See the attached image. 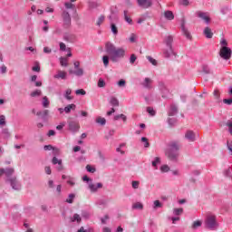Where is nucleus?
Masks as SVG:
<instances>
[{"instance_id": "14", "label": "nucleus", "mask_w": 232, "mask_h": 232, "mask_svg": "<svg viewBox=\"0 0 232 232\" xmlns=\"http://www.w3.org/2000/svg\"><path fill=\"white\" fill-rule=\"evenodd\" d=\"M71 222H77V224H81L82 218L79 214H74L72 218H70Z\"/></svg>"}, {"instance_id": "45", "label": "nucleus", "mask_w": 232, "mask_h": 232, "mask_svg": "<svg viewBox=\"0 0 232 232\" xmlns=\"http://www.w3.org/2000/svg\"><path fill=\"white\" fill-rule=\"evenodd\" d=\"M76 95H86V91H84L83 89H78L75 92Z\"/></svg>"}, {"instance_id": "30", "label": "nucleus", "mask_w": 232, "mask_h": 232, "mask_svg": "<svg viewBox=\"0 0 232 232\" xmlns=\"http://www.w3.org/2000/svg\"><path fill=\"white\" fill-rule=\"evenodd\" d=\"M75 198V195L74 194H70L68 198L66 199V202L68 204H73V199Z\"/></svg>"}, {"instance_id": "57", "label": "nucleus", "mask_w": 232, "mask_h": 232, "mask_svg": "<svg viewBox=\"0 0 232 232\" xmlns=\"http://www.w3.org/2000/svg\"><path fill=\"white\" fill-rule=\"evenodd\" d=\"M118 86H121V87L126 86V81L120 80L119 82H118Z\"/></svg>"}, {"instance_id": "15", "label": "nucleus", "mask_w": 232, "mask_h": 232, "mask_svg": "<svg viewBox=\"0 0 232 232\" xmlns=\"http://www.w3.org/2000/svg\"><path fill=\"white\" fill-rule=\"evenodd\" d=\"M198 16L200 19H203V21H205V23H209V21H210L209 16L206 15V13L198 12Z\"/></svg>"}, {"instance_id": "21", "label": "nucleus", "mask_w": 232, "mask_h": 232, "mask_svg": "<svg viewBox=\"0 0 232 232\" xmlns=\"http://www.w3.org/2000/svg\"><path fill=\"white\" fill-rule=\"evenodd\" d=\"M71 95H72V89H67L64 95L65 99H67V101H72L73 97H72Z\"/></svg>"}, {"instance_id": "56", "label": "nucleus", "mask_w": 232, "mask_h": 232, "mask_svg": "<svg viewBox=\"0 0 232 232\" xmlns=\"http://www.w3.org/2000/svg\"><path fill=\"white\" fill-rule=\"evenodd\" d=\"M139 184H140L139 181H132V188L134 189H139Z\"/></svg>"}, {"instance_id": "53", "label": "nucleus", "mask_w": 232, "mask_h": 232, "mask_svg": "<svg viewBox=\"0 0 232 232\" xmlns=\"http://www.w3.org/2000/svg\"><path fill=\"white\" fill-rule=\"evenodd\" d=\"M227 150H229L230 155H232V141H227Z\"/></svg>"}, {"instance_id": "13", "label": "nucleus", "mask_w": 232, "mask_h": 232, "mask_svg": "<svg viewBox=\"0 0 232 232\" xmlns=\"http://www.w3.org/2000/svg\"><path fill=\"white\" fill-rule=\"evenodd\" d=\"M66 72L64 71H58L57 74L54 75V79H66Z\"/></svg>"}, {"instance_id": "50", "label": "nucleus", "mask_w": 232, "mask_h": 232, "mask_svg": "<svg viewBox=\"0 0 232 232\" xmlns=\"http://www.w3.org/2000/svg\"><path fill=\"white\" fill-rule=\"evenodd\" d=\"M33 72H41V66H39V63H36V66L32 68Z\"/></svg>"}, {"instance_id": "19", "label": "nucleus", "mask_w": 232, "mask_h": 232, "mask_svg": "<svg viewBox=\"0 0 232 232\" xmlns=\"http://www.w3.org/2000/svg\"><path fill=\"white\" fill-rule=\"evenodd\" d=\"M36 115L38 116V117H48V115H50V111L49 110H44V111H38L37 113H36Z\"/></svg>"}, {"instance_id": "55", "label": "nucleus", "mask_w": 232, "mask_h": 232, "mask_svg": "<svg viewBox=\"0 0 232 232\" xmlns=\"http://www.w3.org/2000/svg\"><path fill=\"white\" fill-rule=\"evenodd\" d=\"M44 150L45 151H51V150H53V146H52V145H45V146L44 147Z\"/></svg>"}, {"instance_id": "17", "label": "nucleus", "mask_w": 232, "mask_h": 232, "mask_svg": "<svg viewBox=\"0 0 232 232\" xmlns=\"http://www.w3.org/2000/svg\"><path fill=\"white\" fill-rule=\"evenodd\" d=\"M75 108H77V106L75 104L72 103V104L67 105L63 109V111H65V113H70V111H72V110H75Z\"/></svg>"}, {"instance_id": "59", "label": "nucleus", "mask_w": 232, "mask_h": 232, "mask_svg": "<svg viewBox=\"0 0 232 232\" xmlns=\"http://www.w3.org/2000/svg\"><path fill=\"white\" fill-rule=\"evenodd\" d=\"M180 5H183V6H188L189 5V1L188 0H180Z\"/></svg>"}, {"instance_id": "42", "label": "nucleus", "mask_w": 232, "mask_h": 232, "mask_svg": "<svg viewBox=\"0 0 232 232\" xmlns=\"http://www.w3.org/2000/svg\"><path fill=\"white\" fill-rule=\"evenodd\" d=\"M182 213H184V209L183 208H174V215H182Z\"/></svg>"}, {"instance_id": "54", "label": "nucleus", "mask_w": 232, "mask_h": 232, "mask_svg": "<svg viewBox=\"0 0 232 232\" xmlns=\"http://www.w3.org/2000/svg\"><path fill=\"white\" fill-rule=\"evenodd\" d=\"M64 126H66L65 122H62L59 125L56 126V130H63V128H64Z\"/></svg>"}, {"instance_id": "6", "label": "nucleus", "mask_w": 232, "mask_h": 232, "mask_svg": "<svg viewBox=\"0 0 232 232\" xmlns=\"http://www.w3.org/2000/svg\"><path fill=\"white\" fill-rule=\"evenodd\" d=\"M68 126L70 131H72L73 133H77L79 130H81V125L79 124V121H68Z\"/></svg>"}, {"instance_id": "9", "label": "nucleus", "mask_w": 232, "mask_h": 232, "mask_svg": "<svg viewBox=\"0 0 232 232\" xmlns=\"http://www.w3.org/2000/svg\"><path fill=\"white\" fill-rule=\"evenodd\" d=\"M137 3L141 8H150L153 5L151 0H137Z\"/></svg>"}, {"instance_id": "52", "label": "nucleus", "mask_w": 232, "mask_h": 232, "mask_svg": "<svg viewBox=\"0 0 232 232\" xmlns=\"http://www.w3.org/2000/svg\"><path fill=\"white\" fill-rule=\"evenodd\" d=\"M60 50H62V52H65L66 51V44L61 42L60 43Z\"/></svg>"}, {"instance_id": "36", "label": "nucleus", "mask_w": 232, "mask_h": 232, "mask_svg": "<svg viewBox=\"0 0 232 232\" xmlns=\"http://www.w3.org/2000/svg\"><path fill=\"white\" fill-rule=\"evenodd\" d=\"M161 173H168L169 171V167L168 165H162L160 167Z\"/></svg>"}, {"instance_id": "49", "label": "nucleus", "mask_w": 232, "mask_h": 232, "mask_svg": "<svg viewBox=\"0 0 232 232\" xmlns=\"http://www.w3.org/2000/svg\"><path fill=\"white\" fill-rule=\"evenodd\" d=\"M135 61H137V55L131 54V55H130V64H134V63H135Z\"/></svg>"}, {"instance_id": "64", "label": "nucleus", "mask_w": 232, "mask_h": 232, "mask_svg": "<svg viewBox=\"0 0 232 232\" xmlns=\"http://www.w3.org/2000/svg\"><path fill=\"white\" fill-rule=\"evenodd\" d=\"M1 73H6V66L5 65L1 66Z\"/></svg>"}, {"instance_id": "35", "label": "nucleus", "mask_w": 232, "mask_h": 232, "mask_svg": "<svg viewBox=\"0 0 232 232\" xmlns=\"http://www.w3.org/2000/svg\"><path fill=\"white\" fill-rule=\"evenodd\" d=\"M103 23H104V15L99 16L96 22L97 26H101V24H102Z\"/></svg>"}, {"instance_id": "26", "label": "nucleus", "mask_w": 232, "mask_h": 232, "mask_svg": "<svg viewBox=\"0 0 232 232\" xmlns=\"http://www.w3.org/2000/svg\"><path fill=\"white\" fill-rule=\"evenodd\" d=\"M60 64L61 66H68V58L61 57Z\"/></svg>"}, {"instance_id": "28", "label": "nucleus", "mask_w": 232, "mask_h": 232, "mask_svg": "<svg viewBox=\"0 0 232 232\" xmlns=\"http://www.w3.org/2000/svg\"><path fill=\"white\" fill-rule=\"evenodd\" d=\"M43 106L44 108H48V106H50V101H48V97H44L43 98Z\"/></svg>"}, {"instance_id": "5", "label": "nucleus", "mask_w": 232, "mask_h": 232, "mask_svg": "<svg viewBox=\"0 0 232 232\" xmlns=\"http://www.w3.org/2000/svg\"><path fill=\"white\" fill-rule=\"evenodd\" d=\"M231 53L232 52L227 46H223L219 51L220 57L225 59V61L231 59Z\"/></svg>"}, {"instance_id": "33", "label": "nucleus", "mask_w": 232, "mask_h": 232, "mask_svg": "<svg viewBox=\"0 0 232 232\" xmlns=\"http://www.w3.org/2000/svg\"><path fill=\"white\" fill-rule=\"evenodd\" d=\"M106 86V82L102 78H100L98 81V87L99 88H104Z\"/></svg>"}, {"instance_id": "40", "label": "nucleus", "mask_w": 232, "mask_h": 232, "mask_svg": "<svg viewBox=\"0 0 232 232\" xmlns=\"http://www.w3.org/2000/svg\"><path fill=\"white\" fill-rule=\"evenodd\" d=\"M124 19L129 24H131L132 20L128 16V11H124Z\"/></svg>"}, {"instance_id": "47", "label": "nucleus", "mask_w": 232, "mask_h": 232, "mask_svg": "<svg viewBox=\"0 0 232 232\" xmlns=\"http://www.w3.org/2000/svg\"><path fill=\"white\" fill-rule=\"evenodd\" d=\"M53 153L54 157H57V155H61V150L57 148L53 147Z\"/></svg>"}, {"instance_id": "3", "label": "nucleus", "mask_w": 232, "mask_h": 232, "mask_svg": "<svg viewBox=\"0 0 232 232\" xmlns=\"http://www.w3.org/2000/svg\"><path fill=\"white\" fill-rule=\"evenodd\" d=\"M165 44L167 45V48H169V50L164 52V55L166 57H169V55L173 53V47L171 45L173 44V35L169 34L168 36H166Z\"/></svg>"}, {"instance_id": "60", "label": "nucleus", "mask_w": 232, "mask_h": 232, "mask_svg": "<svg viewBox=\"0 0 232 232\" xmlns=\"http://www.w3.org/2000/svg\"><path fill=\"white\" fill-rule=\"evenodd\" d=\"M223 102H224L225 104L230 105V104H232V99H224V100H223Z\"/></svg>"}, {"instance_id": "22", "label": "nucleus", "mask_w": 232, "mask_h": 232, "mask_svg": "<svg viewBox=\"0 0 232 232\" xmlns=\"http://www.w3.org/2000/svg\"><path fill=\"white\" fill-rule=\"evenodd\" d=\"M110 104H111V106H119V100L115 97H111Z\"/></svg>"}, {"instance_id": "58", "label": "nucleus", "mask_w": 232, "mask_h": 232, "mask_svg": "<svg viewBox=\"0 0 232 232\" xmlns=\"http://www.w3.org/2000/svg\"><path fill=\"white\" fill-rule=\"evenodd\" d=\"M44 53H52V49L50 47H44Z\"/></svg>"}, {"instance_id": "18", "label": "nucleus", "mask_w": 232, "mask_h": 232, "mask_svg": "<svg viewBox=\"0 0 232 232\" xmlns=\"http://www.w3.org/2000/svg\"><path fill=\"white\" fill-rule=\"evenodd\" d=\"M181 30H182V33L184 34V35L187 37V39H191V34H189V31H188V29H186V27L184 26V24H182V25H181Z\"/></svg>"}, {"instance_id": "41", "label": "nucleus", "mask_w": 232, "mask_h": 232, "mask_svg": "<svg viewBox=\"0 0 232 232\" xmlns=\"http://www.w3.org/2000/svg\"><path fill=\"white\" fill-rule=\"evenodd\" d=\"M64 6H65V8H67V10H73V8H74L73 4H72L70 2L65 3Z\"/></svg>"}, {"instance_id": "23", "label": "nucleus", "mask_w": 232, "mask_h": 232, "mask_svg": "<svg viewBox=\"0 0 232 232\" xmlns=\"http://www.w3.org/2000/svg\"><path fill=\"white\" fill-rule=\"evenodd\" d=\"M97 124H101V126H104L106 124V119L102 117H98L96 119Z\"/></svg>"}, {"instance_id": "62", "label": "nucleus", "mask_w": 232, "mask_h": 232, "mask_svg": "<svg viewBox=\"0 0 232 232\" xmlns=\"http://www.w3.org/2000/svg\"><path fill=\"white\" fill-rule=\"evenodd\" d=\"M45 12H47V14H53V8H52V7H46V8H45Z\"/></svg>"}, {"instance_id": "8", "label": "nucleus", "mask_w": 232, "mask_h": 232, "mask_svg": "<svg viewBox=\"0 0 232 232\" xmlns=\"http://www.w3.org/2000/svg\"><path fill=\"white\" fill-rule=\"evenodd\" d=\"M185 139H187L188 142H195V140H197V135H195V132L193 130H188L185 133Z\"/></svg>"}, {"instance_id": "12", "label": "nucleus", "mask_w": 232, "mask_h": 232, "mask_svg": "<svg viewBox=\"0 0 232 232\" xmlns=\"http://www.w3.org/2000/svg\"><path fill=\"white\" fill-rule=\"evenodd\" d=\"M163 15L168 21H173L175 19V15L173 14V12L171 11H165L163 13Z\"/></svg>"}, {"instance_id": "32", "label": "nucleus", "mask_w": 232, "mask_h": 232, "mask_svg": "<svg viewBox=\"0 0 232 232\" xmlns=\"http://www.w3.org/2000/svg\"><path fill=\"white\" fill-rule=\"evenodd\" d=\"M102 61L105 67L108 66V64H110V57L108 55H104L102 57Z\"/></svg>"}, {"instance_id": "48", "label": "nucleus", "mask_w": 232, "mask_h": 232, "mask_svg": "<svg viewBox=\"0 0 232 232\" xmlns=\"http://www.w3.org/2000/svg\"><path fill=\"white\" fill-rule=\"evenodd\" d=\"M157 208H162V203L160 200L154 201V209H157Z\"/></svg>"}, {"instance_id": "11", "label": "nucleus", "mask_w": 232, "mask_h": 232, "mask_svg": "<svg viewBox=\"0 0 232 232\" xmlns=\"http://www.w3.org/2000/svg\"><path fill=\"white\" fill-rule=\"evenodd\" d=\"M203 34L207 37V39L213 38V31H211V28H209V27H206L203 31Z\"/></svg>"}, {"instance_id": "29", "label": "nucleus", "mask_w": 232, "mask_h": 232, "mask_svg": "<svg viewBox=\"0 0 232 232\" xmlns=\"http://www.w3.org/2000/svg\"><path fill=\"white\" fill-rule=\"evenodd\" d=\"M213 95H214V98L216 99V101L218 102H220V92L216 90V91H214Z\"/></svg>"}, {"instance_id": "44", "label": "nucleus", "mask_w": 232, "mask_h": 232, "mask_svg": "<svg viewBox=\"0 0 232 232\" xmlns=\"http://www.w3.org/2000/svg\"><path fill=\"white\" fill-rule=\"evenodd\" d=\"M147 59L153 64V66H157V60L153 59L151 56H147Z\"/></svg>"}, {"instance_id": "31", "label": "nucleus", "mask_w": 232, "mask_h": 232, "mask_svg": "<svg viewBox=\"0 0 232 232\" xmlns=\"http://www.w3.org/2000/svg\"><path fill=\"white\" fill-rule=\"evenodd\" d=\"M6 125V117L5 115H0V126Z\"/></svg>"}, {"instance_id": "63", "label": "nucleus", "mask_w": 232, "mask_h": 232, "mask_svg": "<svg viewBox=\"0 0 232 232\" xmlns=\"http://www.w3.org/2000/svg\"><path fill=\"white\" fill-rule=\"evenodd\" d=\"M53 135H55V130H50L48 131V137H53Z\"/></svg>"}, {"instance_id": "61", "label": "nucleus", "mask_w": 232, "mask_h": 232, "mask_svg": "<svg viewBox=\"0 0 232 232\" xmlns=\"http://www.w3.org/2000/svg\"><path fill=\"white\" fill-rule=\"evenodd\" d=\"M44 169L47 175H52V169L50 167H45Z\"/></svg>"}, {"instance_id": "1", "label": "nucleus", "mask_w": 232, "mask_h": 232, "mask_svg": "<svg viewBox=\"0 0 232 232\" xmlns=\"http://www.w3.org/2000/svg\"><path fill=\"white\" fill-rule=\"evenodd\" d=\"M105 50L107 53H109L111 61H112V63H118L119 59H124L126 55V49L122 47L117 48L115 47V45H113V44L110 42L105 44Z\"/></svg>"}, {"instance_id": "10", "label": "nucleus", "mask_w": 232, "mask_h": 232, "mask_svg": "<svg viewBox=\"0 0 232 232\" xmlns=\"http://www.w3.org/2000/svg\"><path fill=\"white\" fill-rule=\"evenodd\" d=\"M102 183H97V184H94V183H89V189L92 193H97V190L98 189H102Z\"/></svg>"}, {"instance_id": "25", "label": "nucleus", "mask_w": 232, "mask_h": 232, "mask_svg": "<svg viewBox=\"0 0 232 232\" xmlns=\"http://www.w3.org/2000/svg\"><path fill=\"white\" fill-rule=\"evenodd\" d=\"M74 75H77V77H81L84 75V71L82 68H78L76 69V71H74Z\"/></svg>"}, {"instance_id": "34", "label": "nucleus", "mask_w": 232, "mask_h": 232, "mask_svg": "<svg viewBox=\"0 0 232 232\" xmlns=\"http://www.w3.org/2000/svg\"><path fill=\"white\" fill-rule=\"evenodd\" d=\"M43 92H41V90H36L33 92H31V97H39L41 96Z\"/></svg>"}, {"instance_id": "46", "label": "nucleus", "mask_w": 232, "mask_h": 232, "mask_svg": "<svg viewBox=\"0 0 232 232\" xmlns=\"http://www.w3.org/2000/svg\"><path fill=\"white\" fill-rule=\"evenodd\" d=\"M86 169L89 173H95V168L92 167V165H87Z\"/></svg>"}, {"instance_id": "7", "label": "nucleus", "mask_w": 232, "mask_h": 232, "mask_svg": "<svg viewBox=\"0 0 232 232\" xmlns=\"http://www.w3.org/2000/svg\"><path fill=\"white\" fill-rule=\"evenodd\" d=\"M62 17L63 20V24L65 26H70L72 24V16H70V13L63 11L62 14Z\"/></svg>"}, {"instance_id": "38", "label": "nucleus", "mask_w": 232, "mask_h": 232, "mask_svg": "<svg viewBox=\"0 0 232 232\" xmlns=\"http://www.w3.org/2000/svg\"><path fill=\"white\" fill-rule=\"evenodd\" d=\"M157 164H160V158L156 157L155 160L152 161L153 168H156L157 169Z\"/></svg>"}, {"instance_id": "39", "label": "nucleus", "mask_w": 232, "mask_h": 232, "mask_svg": "<svg viewBox=\"0 0 232 232\" xmlns=\"http://www.w3.org/2000/svg\"><path fill=\"white\" fill-rule=\"evenodd\" d=\"M141 142H144V148H150V142L148 141V138L142 137Z\"/></svg>"}, {"instance_id": "43", "label": "nucleus", "mask_w": 232, "mask_h": 232, "mask_svg": "<svg viewBox=\"0 0 232 232\" xmlns=\"http://www.w3.org/2000/svg\"><path fill=\"white\" fill-rule=\"evenodd\" d=\"M4 173H5V175L7 176V177H10V175H13L14 174V169H5V172Z\"/></svg>"}, {"instance_id": "37", "label": "nucleus", "mask_w": 232, "mask_h": 232, "mask_svg": "<svg viewBox=\"0 0 232 232\" xmlns=\"http://www.w3.org/2000/svg\"><path fill=\"white\" fill-rule=\"evenodd\" d=\"M111 28L114 35H117V34H119V30L117 29V25H115V24H111Z\"/></svg>"}, {"instance_id": "2", "label": "nucleus", "mask_w": 232, "mask_h": 232, "mask_svg": "<svg viewBox=\"0 0 232 232\" xmlns=\"http://www.w3.org/2000/svg\"><path fill=\"white\" fill-rule=\"evenodd\" d=\"M179 150H180V143L172 141L169 145V150H166L165 155L169 160H177L179 159Z\"/></svg>"}, {"instance_id": "20", "label": "nucleus", "mask_w": 232, "mask_h": 232, "mask_svg": "<svg viewBox=\"0 0 232 232\" xmlns=\"http://www.w3.org/2000/svg\"><path fill=\"white\" fill-rule=\"evenodd\" d=\"M132 209H144V205L140 202H136L132 205Z\"/></svg>"}, {"instance_id": "27", "label": "nucleus", "mask_w": 232, "mask_h": 232, "mask_svg": "<svg viewBox=\"0 0 232 232\" xmlns=\"http://www.w3.org/2000/svg\"><path fill=\"white\" fill-rule=\"evenodd\" d=\"M53 164H58V166H61L63 164V160L57 159V157H53L52 160Z\"/></svg>"}, {"instance_id": "16", "label": "nucleus", "mask_w": 232, "mask_h": 232, "mask_svg": "<svg viewBox=\"0 0 232 232\" xmlns=\"http://www.w3.org/2000/svg\"><path fill=\"white\" fill-rule=\"evenodd\" d=\"M153 82V81L150 78H145L142 85L144 86V88H151V83Z\"/></svg>"}, {"instance_id": "51", "label": "nucleus", "mask_w": 232, "mask_h": 232, "mask_svg": "<svg viewBox=\"0 0 232 232\" xmlns=\"http://www.w3.org/2000/svg\"><path fill=\"white\" fill-rule=\"evenodd\" d=\"M147 111H148V113H150V115H151V116L155 115V110H153V108H151V107H148V108H147Z\"/></svg>"}, {"instance_id": "4", "label": "nucleus", "mask_w": 232, "mask_h": 232, "mask_svg": "<svg viewBox=\"0 0 232 232\" xmlns=\"http://www.w3.org/2000/svg\"><path fill=\"white\" fill-rule=\"evenodd\" d=\"M206 226L208 229H217V217L213 215L208 216L206 219Z\"/></svg>"}, {"instance_id": "24", "label": "nucleus", "mask_w": 232, "mask_h": 232, "mask_svg": "<svg viewBox=\"0 0 232 232\" xmlns=\"http://www.w3.org/2000/svg\"><path fill=\"white\" fill-rule=\"evenodd\" d=\"M200 226H202V221L200 220L194 221L192 224V229H197L198 227H200Z\"/></svg>"}]
</instances>
